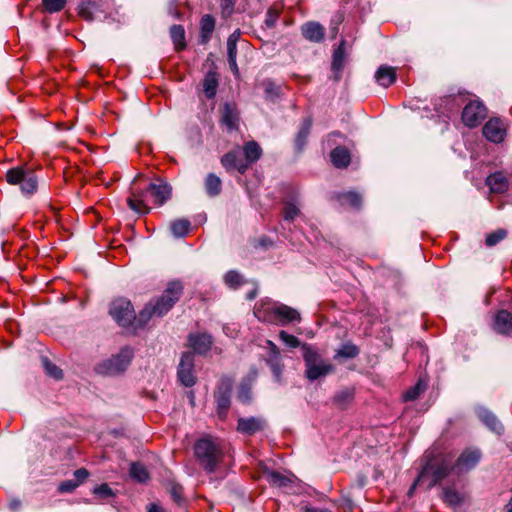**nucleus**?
<instances>
[{
    "label": "nucleus",
    "instance_id": "9",
    "mask_svg": "<svg viewBox=\"0 0 512 512\" xmlns=\"http://www.w3.org/2000/svg\"><path fill=\"white\" fill-rule=\"evenodd\" d=\"M486 107L479 101H470L463 109L462 121L468 127L478 126L486 117Z\"/></svg>",
    "mask_w": 512,
    "mask_h": 512
},
{
    "label": "nucleus",
    "instance_id": "25",
    "mask_svg": "<svg viewBox=\"0 0 512 512\" xmlns=\"http://www.w3.org/2000/svg\"><path fill=\"white\" fill-rule=\"evenodd\" d=\"M479 419L493 432L500 434L503 426L497 417L487 409L478 410Z\"/></svg>",
    "mask_w": 512,
    "mask_h": 512
},
{
    "label": "nucleus",
    "instance_id": "47",
    "mask_svg": "<svg viewBox=\"0 0 512 512\" xmlns=\"http://www.w3.org/2000/svg\"><path fill=\"white\" fill-rule=\"evenodd\" d=\"M279 338L283 341L285 345L291 348H296L300 346V341L294 335L288 334L286 331L282 330L279 333Z\"/></svg>",
    "mask_w": 512,
    "mask_h": 512
},
{
    "label": "nucleus",
    "instance_id": "62",
    "mask_svg": "<svg viewBox=\"0 0 512 512\" xmlns=\"http://www.w3.org/2000/svg\"><path fill=\"white\" fill-rule=\"evenodd\" d=\"M148 512H160V511H159V509L155 505H151V507L148 510Z\"/></svg>",
    "mask_w": 512,
    "mask_h": 512
},
{
    "label": "nucleus",
    "instance_id": "24",
    "mask_svg": "<svg viewBox=\"0 0 512 512\" xmlns=\"http://www.w3.org/2000/svg\"><path fill=\"white\" fill-rule=\"evenodd\" d=\"M215 28V19L210 14H205L200 20V43L206 44Z\"/></svg>",
    "mask_w": 512,
    "mask_h": 512
},
{
    "label": "nucleus",
    "instance_id": "16",
    "mask_svg": "<svg viewBox=\"0 0 512 512\" xmlns=\"http://www.w3.org/2000/svg\"><path fill=\"white\" fill-rule=\"evenodd\" d=\"M301 33L306 40L319 43L325 37V28L318 22L310 21L301 26Z\"/></svg>",
    "mask_w": 512,
    "mask_h": 512
},
{
    "label": "nucleus",
    "instance_id": "11",
    "mask_svg": "<svg viewBox=\"0 0 512 512\" xmlns=\"http://www.w3.org/2000/svg\"><path fill=\"white\" fill-rule=\"evenodd\" d=\"M193 367L194 355L191 352L183 353L178 367V378L186 387H191L196 382Z\"/></svg>",
    "mask_w": 512,
    "mask_h": 512
},
{
    "label": "nucleus",
    "instance_id": "49",
    "mask_svg": "<svg viewBox=\"0 0 512 512\" xmlns=\"http://www.w3.org/2000/svg\"><path fill=\"white\" fill-rule=\"evenodd\" d=\"M268 364L272 370L273 375L275 376L277 381H280L281 374L283 370V365L281 364L280 358H271L268 361Z\"/></svg>",
    "mask_w": 512,
    "mask_h": 512
},
{
    "label": "nucleus",
    "instance_id": "32",
    "mask_svg": "<svg viewBox=\"0 0 512 512\" xmlns=\"http://www.w3.org/2000/svg\"><path fill=\"white\" fill-rule=\"evenodd\" d=\"M96 9V3L92 0H83L78 5L79 16L86 21L94 20V10Z\"/></svg>",
    "mask_w": 512,
    "mask_h": 512
},
{
    "label": "nucleus",
    "instance_id": "33",
    "mask_svg": "<svg viewBox=\"0 0 512 512\" xmlns=\"http://www.w3.org/2000/svg\"><path fill=\"white\" fill-rule=\"evenodd\" d=\"M344 67V49L339 46L333 53L332 70L335 72V80H339Z\"/></svg>",
    "mask_w": 512,
    "mask_h": 512
},
{
    "label": "nucleus",
    "instance_id": "8",
    "mask_svg": "<svg viewBox=\"0 0 512 512\" xmlns=\"http://www.w3.org/2000/svg\"><path fill=\"white\" fill-rule=\"evenodd\" d=\"M133 357V350L125 347L116 356H113L103 364L99 365L98 370L106 374H118L126 370Z\"/></svg>",
    "mask_w": 512,
    "mask_h": 512
},
{
    "label": "nucleus",
    "instance_id": "38",
    "mask_svg": "<svg viewBox=\"0 0 512 512\" xmlns=\"http://www.w3.org/2000/svg\"><path fill=\"white\" fill-rule=\"evenodd\" d=\"M338 199L343 204H348V205H350L351 207H354V208H359L361 206V203H362L361 196L358 193L352 192V191L339 195Z\"/></svg>",
    "mask_w": 512,
    "mask_h": 512
},
{
    "label": "nucleus",
    "instance_id": "34",
    "mask_svg": "<svg viewBox=\"0 0 512 512\" xmlns=\"http://www.w3.org/2000/svg\"><path fill=\"white\" fill-rule=\"evenodd\" d=\"M358 354H359V348L356 345H354L352 343H345L336 351V354L334 355V359L355 358L358 356Z\"/></svg>",
    "mask_w": 512,
    "mask_h": 512
},
{
    "label": "nucleus",
    "instance_id": "1",
    "mask_svg": "<svg viewBox=\"0 0 512 512\" xmlns=\"http://www.w3.org/2000/svg\"><path fill=\"white\" fill-rule=\"evenodd\" d=\"M183 292V285L180 281L169 282L162 295L148 302L136 317L131 302L125 298H118L111 302L109 314L122 327H127L133 321L138 326H145L153 317H162L179 300Z\"/></svg>",
    "mask_w": 512,
    "mask_h": 512
},
{
    "label": "nucleus",
    "instance_id": "12",
    "mask_svg": "<svg viewBox=\"0 0 512 512\" xmlns=\"http://www.w3.org/2000/svg\"><path fill=\"white\" fill-rule=\"evenodd\" d=\"M220 113V123L225 126L229 132L238 129L240 116L235 103H224L220 109Z\"/></svg>",
    "mask_w": 512,
    "mask_h": 512
},
{
    "label": "nucleus",
    "instance_id": "18",
    "mask_svg": "<svg viewBox=\"0 0 512 512\" xmlns=\"http://www.w3.org/2000/svg\"><path fill=\"white\" fill-rule=\"evenodd\" d=\"M486 185L492 193L503 194L508 190L509 181L503 172H495L487 177Z\"/></svg>",
    "mask_w": 512,
    "mask_h": 512
},
{
    "label": "nucleus",
    "instance_id": "44",
    "mask_svg": "<svg viewBox=\"0 0 512 512\" xmlns=\"http://www.w3.org/2000/svg\"><path fill=\"white\" fill-rule=\"evenodd\" d=\"M424 390L425 386L421 382H418L414 387L404 393V399L406 401L415 400L424 392Z\"/></svg>",
    "mask_w": 512,
    "mask_h": 512
},
{
    "label": "nucleus",
    "instance_id": "61",
    "mask_svg": "<svg viewBox=\"0 0 512 512\" xmlns=\"http://www.w3.org/2000/svg\"><path fill=\"white\" fill-rule=\"evenodd\" d=\"M257 295V289H253L251 292L247 294L248 300H253Z\"/></svg>",
    "mask_w": 512,
    "mask_h": 512
},
{
    "label": "nucleus",
    "instance_id": "52",
    "mask_svg": "<svg viewBox=\"0 0 512 512\" xmlns=\"http://www.w3.org/2000/svg\"><path fill=\"white\" fill-rule=\"evenodd\" d=\"M353 398V393L349 390H344V391H341L340 393H338L335 397H334V401L340 405V406H343L345 403H348L352 400Z\"/></svg>",
    "mask_w": 512,
    "mask_h": 512
},
{
    "label": "nucleus",
    "instance_id": "50",
    "mask_svg": "<svg viewBox=\"0 0 512 512\" xmlns=\"http://www.w3.org/2000/svg\"><path fill=\"white\" fill-rule=\"evenodd\" d=\"M79 486L80 485L74 479H69V480L62 481L59 484L58 491L60 493H71Z\"/></svg>",
    "mask_w": 512,
    "mask_h": 512
},
{
    "label": "nucleus",
    "instance_id": "60",
    "mask_svg": "<svg viewBox=\"0 0 512 512\" xmlns=\"http://www.w3.org/2000/svg\"><path fill=\"white\" fill-rule=\"evenodd\" d=\"M234 1H235V0H222V4H221V5H222V6H223V8H225V9H226V8H232V7H233V5H234Z\"/></svg>",
    "mask_w": 512,
    "mask_h": 512
},
{
    "label": "nucleus",
    "instance_id": "26",
    "mask_svg": "<svg viewBox=\"0 0 512 512\" xmlns=\"http://www.w3.org/2000/svg\"><path fill=\"white\" fill-rule=\"evenodd\" d=\"M331 161L337 168H346L351 161L350 153L345 147L339 146L332 150Z\"/></svg>",
    "mask_w": 512,
    "mask_h": 512
},
{
    "label": "nucleus",
    "instance_id": "57",
    "mask_svg": "<svg viewBox=\"0 0 512 512\" xmlns=\"http://www.w3.org/2000/svg\"><path fill=\"white\" fill-rule=\"evenodd\" d=\"M8 506L12 512H17L21 507V501L17 498L10 499Z\"/></svg>",
    "mask_w": 512,
    "mask_h": 512
},
{
    "label": "nucleus",
    "instance_id": "29",
    "mask_svg": "<svg viewBox=\"0 0 512 512\" xmlns=\"http://www.w3.org/2000/svg\"><path fill=\"white\" fill-rule=\"evenodd\" d=\"M218 87V77L215 72H208L203 80V91L207 98L211 99L216 95Z\"/></svg>",
    "mask_w": 512,
    "mask_h": 512
},
{
    "label": "nucleus",
    "instance_id": "15",
    "mask_svg": "<svg viewBox=\"0 0 512 512\" xmlns=\"http://www.w3.org/2000/svg\"><path fill=\"white\" fill-rule=\"evenodd\" d=\"M239 148L229 151L224 154L221 158V164L226 171L231 172L233 170L238 171L240 174H244L247 169V162H244L243 158L240 157Z\"/></svg>",
    "mask_w": 512,
    "mask_h": 512
},
{
    "label": "nucleus",
    "instance_id": "63",
    "mask_svg": "<svg viewBox=\"0 0 512 512\" xmlns=\"http://www.w3.org/2000/svg\"><path fill=\"white\" fill-rule=\"evenodd\" d=\"M506 512H512V497L509 503L507 504V511Z\"/></svg>",
    "mask_w": 512,
    "mask_h": 512
},
{
    "label": "nucleus",
    "instance_id": "28",
    "mask_svg": "<svg viewBox=\"0 0 512 512\" xmlns=\"http://www.w3.org/2000/svg\"><path fill=\"white\" fill-rule=\"evenodd\" d=\"M205 190L210 197H215L221 193L222 181L214 173H209L205 179Z\"/></svg>",
    "mask_w": 512,
    "mask_h": 512
},
{
    "label": "nucleus",
    "instance_id": "13",
    "mask_svg": "<svg viewBox=\"0 0 512 512\" xmlns=\"http://www.w3.org/2000/svg\"><path fill=\"white\" fill-rule=\"evenodd\" d=\"M277 303L271 300H261L254 307L255 317L262 322L276 323Z\"/></svg>",
    "mask_w": 512,
    "mask_h": 512
},
{
    "label": "nucleus",
    "instance_id": "54",
    "mask_svg": "<svg viewBox=\"0 0 512 512\" xmlns=\"http://www.w3.org/2000/svg\"><path fill=\"white\" fill-rule=\"evenodd\" d=\"M171 495L175 502L181 504L183 501V488L179 485H174L171 489Z\"/></svg>",
    "mask_w": 512,
    "mask_h": 512
},
{
    "label": "nucleus",
    "instance_id": "41",
    "mask_svg": "<svg viewBox=\"0 0 512 512\" xmlns=\"http://www.w3.org/2000/svg\"><path fill=\"white\" fill-rule=\"evenodd\" d=\"M281 9L277 6H271L267 12L264 24L267 28H273L276 25V22L280 16Z\"/></svg>",
    "mask_w": 512,
    "mask_h": 512
},
{
    "label": "nucleus",
    "instance_id": "3",
    "mask_svg": "<svg viewBox=\"0 0 512 512\" xmlns=\"http://www.w3.org/2000/svg\"><path fill=\"white\" fill-rule=\"evenodd\" d=\"M194 450L199 464L208 473L215 472L224 456L221 443L208 437L198 440Z\"/></svg>",
    "mask_w": 512,
    "mask_h": 512
},
{
    "label": "nucleus",
    "instance_id": "45",
    "mask_svg": "<svg viewBox=\"0 0 512 512\" xmlns=\"http://www.w3.org/2000/svg\"><path fill=\"white\" fill-rule=\"evenodd\" d=\"M43 364L45 371L49 376L55 379H61L63 377L62 370L58 368L54 363L50 362L48 359L45 358Z\"/></svg>",
    "mask_w": 512,
    "mask_h": 512
},
{
    "label": "nucleus",
    "instance_id": "43",
    "mask_svg": "<svg viewBox=\"0 0 512 512\" xmlns=\"http://www.w3.org/2000/svg\"><path fill=\"white\" fill-rule=\"evenodd\" d=\"M251 382L252 380H245L239 386L237 397L243 403L249 402L251 399Z\"/></svg>",
    "mask_w": 512,
    "mask_h": 512
},
{
    "label": "nucleus",
    "instance_id": "56",
    "mask_svg": "<svg viewBox=\"0 0 512 512\" xmlns=\"http://www.w3.org/2000/svg\"><path fill=\"white\" fill-rule=\"evenodd\" d=\"M236 56L237 55H228V63H229L231 71L235 75H238L239 74V70H238V66H237V63H236Z\"/></svg>",
    "mask_w": 512,
    "mask_h": 512
},
{
    "label": "nucleus",
    "instance_id": "27",
    "mask_svg": "<svg viewBox=\"0 0 512 512\" xmlns=\"http://www.w3.org/2000/svg\"><path fill=\"white\" fill-rule=\"evenodd\" d=\"M466 499V494L455 490L452 487H445L443 489V500L446 504L452 507L460 506Z\"/></svg>",
    "mask_w": 512,
    "mask_h": 512
},
{
    "label": "nucleus",
    "instance_id": "46",
    "mask_svg": "<svg viewBox=\"0 0 512 512\" xmlns=\"http://www.w3.org/2000/svg\"><path fill=\"white\" fill-rule=\"evenodd\" d=\"M93 494L101 499H108L114 496V492L108 484L103 483L93 489Z\"/></svg>",
    "mask_w": 512,
    "mask_h": 512
},
{
    "label": "nucleus",
    "instance_id": "6",
    "mask_svg": "<svg viewBox=\"0 0 512 512\" xmlns=\"http://www.w3.org/2000/svg\"><path fill=\"white\" fill-rule=\"evenodd\" d=\"M5 177L10 185H18L26 196L33 195L37 191L38 179L32 169L24 166L14 167L6 172Z\"/></svg>",
    "mask_w": 512,
    "mask_h": 512
},
{
    "label": "nucleus",
    "instance_id": "42",
    "mask_svg": "<svg viewBox=\"0 0 512 512\" xmlns=\"http://www.w3.org/2000/svg\"><path fill=\"white\" fill-rule=\"evenodd\" d=\"M507 231L504 229H498L486 236L485 244L489 247L497 245L500 241L505 239Z\"/></svg>",
    "mask_w": 512,
    "mask_h": 512
},
{
    "label": "nucleus",
    "instance_id": "31",
    "mask_svg": "<svg viewBox=\"0 0 512 512\" xmlns=\"http://www.w3.org/2000/svg\"><path fill=\"white\" fill-rule=\"evenodd\" d=\"M170 36L176 50L185 48V30L181 25H173L170 28Z\"/></svg>",
    "mask_w": 512,
    "mask_h": 512
},
{
    "label": "nucleus",
    "instance_id": "37",
    "mask_svg": "<svg viewBox=\"0 0 512 512\" xmlns=\"http://www.w3.org/2000/svg\"><path fill=\"white\" fill-rule=\"evenodd\" d=\"M130 475L138 482H145L149 479V474L144 465L133 463L130 467Z\"/></svg>",
    "mask_w": 512,
    "mask_h": 512
},
{
    "label": "nucleus",
    "instance_id": "4",
    "mask_svg": "<svg viewBox=\"0 0 512 512\" xmlns=\"http://www.w3.org/2000/svg\"><path fill=\"white\" fill-rule=\"evenodd\" d=\"M303 360L305 363V376L309 381H315L334 372L335 367L322 359L318 351L308 344L302 345Z\"/></svg>",
    "mask_w": 512,
    "mask_h": 512
},
{
    "label": "nucleus",
    "instance_id": "17",
    "mask_svg": "<svg viewBox=\"0 0 512 512\" xmlns=\"http://www.w3.org/2000/svg\"><path fill=\"white\" fill-rule=\"evenodd\" d=\"M301 320L299 312L285 304L277 303L276 323L286 325L291 322H299Z\"/></svg>",
    "mask_w": 512,
    "mask_h": 512
},
{
    "label": "nucleus",
    "instance_id": "30",
    "mask_svg": "<svg viewBox=\"0 0 512 512\" xmlns=\"http://www.w3.org/2000/svg\"><path fill=\"white\" fill-rule=\"evenodd\" d=\"M311 125V120L308 118L304 119L301 124L300 130L298 131L295 139V145L299 151H301L306 144L307 138L310 134Z\"/></svg>",
    "mask_w": 512,
    "mask_h": 512
},
{
    "label": "nucleus",
    "instance_id": "39",
    "mask_svg": "<svg viewBox=\"0 0 512 512\" xmlns=\"http://www.w3.org/2000/svg\"><path fill=\"white\" fill-rule=\"evenodd\" d=\"M282 213L285 221H293L300 215L301 212L295 203L291 201H285Z\"/></svg>",
    "mask_w": 512,
    "mask_h": 512
},
{
    "label": "nucleus",
    "instance_id": "51",
    "mask_svg": "<svg viewBox=\"0 0 512 512\" xmlns=\"http://www.w3.org/2000/svg\"><path fill=\"white\" fill-rule=\"evenodd\" d=\"M268 477L271 483L278 486H285L288 482V479L284 475L276 471H271L268 474Z\"/></svg>",
    "mask_w": 512,
    "mask_h": 512
},
{
    "label": "nucleus",
    "instance_id": "19",
    "mask_svg": "<svg viewBox=\"0 0 512 512\" xmlns=\"http://www.w3.org/2000/svg\"><path fill=\"white\" fill-rule=\"evenodd\" d=\"M212 343V337L206 333L191 334L189 336V344L198 354L207 353L210 350Z\"/></svg>",
    "mask_w": 512,
    "mask_h": 512
},
{
    "label": "nucleus",
    "instance_id": "53",
    "mask_svg": "<svg viewBox=\"0 0 512 512\" xmlns=\"http://www.w3.org/2000/svg\"><path fill=\"white\" fill-rule=\"evenodd\" d=\"M89 471L85 468H80V469H77L74 473H73V476H74V480L79 484L81 485L82 483H84L88 477H89Z\"/></svg>",
    "mask_w": 512,
    "mask_h": 512
},
{
    "label": "nucleus",
    "instance_id": "5",
    "mask_svg": "<svg viewBox=\"0 0 512 512\" xmlns=\"http://www.w3.org/2000/svg\"><path fill=\"white\" fill-rule=\"evenodd\" d=\"M452 471H455V466L452 457L440 456L434 458L430 460L423 468L418 479L410 489V492L414 489V487L421 479L425 477H430L431 481L429 483V486H432L446 478Z\"/></svg>",
    "mask_w": 512,
    "mask_h": 512
},
{
    "label": "nucleus",
    "instance_id": "23",
    "mask_svg": "<svg viewBox=\"0 0 512 512\" xmlns=\"http://www.w3.org/2000/svg\"><path fill=\"white\" fill-rule=\"evenodd\" d=\"M376 81L382 87H389L396 81V69L390 66H380L375 74Z\"/></svg>",
    "mask_w": 512,
    "mask_h": 512
},
{
    "label": "nucleus",
    "instance_id": "40",
    "mask_svg": "<svg viewBox=\"0 0 512 512\" xmlns=\"http://www.w3.org/2000/svg\"><path fill=\"white\" fill-rule=\"evenodd\" d=\"M224 281L227 286L233 289L245 283L242 275L234 270L228 271L225 274Z\"/></svg>",
    "mask_w": 512,
    "mask_h": 512
},
{
    "label": "nucleus",
    "instance_id": "59",
    "mask_svg": "<svg viewBox=\"0 0 512 512\" xmlns=\"http://www.w3.org/2000/svg\"><path fill=\"white\" fill-rule=\"evenodd\" d=\"M300 512H318V508H314L309 505H303L300 508Z\"/></svg>",
    "mask_w": 512,
    "mask_h": 512
},
{
    "label": "nucleus",
    "instance_id": "48",
    "mask_svg": "<svg viewBox=\"0 0 512 512\" xmlns=\"http://www.w3.org/2000/svg\"><path fill=\"white\" fill-rule=\"evenodd\" d=\"M240 37V32L239 31H235L233 32L228 40H227V52H228V55H237V41Z\"/></svg>",
    "mask_w": 512,
    "mask_h": 512
},
{
    "label": "nucleus",
    "instance_id": "22",
    "mask_svg": "<svg viewBox=\"0 0 512 512\" xmlns=\"http://www.w3.org/2000/svg\"><path fill=\"white\" fill-rule=\"evenodd\" d=\"M244 155V162H247V169L255 162L259 160L262 155V149L256 141H248L243 145L242 148Z\"/></svg>",
    "mask_w": 512,
    "mask_h": 512
},
{
    "label": "nucleus",
    "instance_id": "55",
    "mask_svg": "<svg viewBox=\"0 0 512 512\" xmlns=\"http://www.w3.org/2000/svg\"><path fill=\"white\" fill-rule=\"evenodd\" d=\"M265 92L269 96H277L279 88L276 87L272 82H265Z\"/></svg>",
    "mask_w": 512,
    "mask_h": 512
},
{
    "label": "nucleus",
    "instance_id": "2",
    "mask_svg": "<svg viewBox=\"0 0 512 512\" xmlns=\"http://www.w3.org/2000/svg\"><path fill=\"white\" fill-rule=\"evenodd\" d=\"M142 177H136L131 188V195L127 198V204L138 214H147L150 211L146 203L147 195L154 197L157 205H163L171 197V186L162 180L158 183H146L142 185Z\"/></svg>",
    "mask_w": 512,
    "mask_h": 512
},
{
    "label": "nucleus",
    "instance_id": "14",
    "mask_svg": "<svg viewBox=\"0 0 512 512\" xmlns=\"http://www.w3.org/2000/svg\"><path fill=\"white\" fill-rule=\"evenodd\" d=\"M483 135L485 138L494 143H500L504 140L506 130L500 119L492 118L483 126Z\"/></svg>",
    "mask_w": 512,
    "mask_h": 512
},
{
    "label": "nucleus",
    "instance_id": "7",
    "mask_svg": "<svg viewBox=\"0 0 512 512\" xmlns=\"http://www.w3.org/2000/svg\"><path fill=\"white\" fill-rule=\"evenodd\" d=\"M233 387V380L230 377H222L217 385V389L214 393L217 414L219 418L225 419L231 404V391Z\"/></svg>",
    "mask_w": 512,
    "mask_h": 512
},
{
    "label": "nucleus",
    "instance_id": "36",
    "mask_svg": "<svg viewBox=\"0 0 512 512\" xmlns=\"http://www.w3.org/2000/svg\"><path fill=\"white\" fill-rule=\"evenodd\" d=\"M67 4V0H42L43 10L49 14L62 11Z\"/></svg>",
    "mask_w": 512,
    "mask_h": 512
},
{
    "label": "nucleus",
    "instance_id": "21",
    "mask_svg": "<svg viewBox=\"0 0 512 512\" xmlns=\"http://www.w3.org/2000/svg\"><path fill=\"white\" fill-rule=\"evenodd\" d=\"M494 329L501 334H512V314L507 310H500L494 318Z\"/></svg>",
    "mask_w": 512,
    "mask_h": 512
},
{
    "label": "nucleus",
    "instance_id": "10",
    "mask_svg": "<svg viewBox=\"0 0 512 512\" xmlns=\"http://www.w3.org/2000/svg\"><path fill=\"white\" fill-rule=\"evenodd\" d=\"M481 459V453L476 448L465 449L454 463L455 472L461 474L473 469Z\"/></svg>",
    "mask_w": 512,
    "mask_h": 512
},
{
    "label": "nucleus",
    "instance_id": "35",
    "mask_svg": "<svg viewBox=\"0 0 512 512\" xmlns=\"http://www.w3.org/2000/svg\"><path fill=\"white\" fill-rule=\"evenodd\" d=\"M190 222L186 219H178L170 224V229L175 237H184L190 230Z\"/></svg>",
    "mask_w": 512,
    "mask_h": 512
},
{
    "label": "nucleus",
    "instance_id": "20",
    "mask_svg": "<svg viewBox=\"0 0 512 512\" xmlns=\"http://www.w3.org/2000/svg\"><path fill=\"white\" fill-rule=\"evenodd\" d=\"M264 421L260 418H240L238 420L237 430L241 433L253 435L264 428Z\"/></svg>",
    "mask_w": 512,
    "mask_h": 512
},
{
    "label": "nucleus",
    "instance_id": "58",
    "mask_svg": "<svg viewBox=\"0 0 512 512\" xmlns=\"http://www.w3.org/2000/svg\"><path fill=\"white\" fill-rule=\"evenodd\" d=\"M267 345L270 349V352L273 354V357L272 358H279V349L278 347L275 345V343H273L272 341L268 340L267 341Z\"/></svg>",
    "mask_w": 512,
    "mask_h": 512
}]
</instances>
